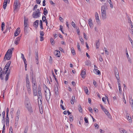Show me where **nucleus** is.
Masks as SVG:
<instances>
[{"label": "nucleus", "mask_w": 133, "mask_h": 133, "mask_svg": "<svg viewBox=\"0 0 133 133\" xmlns=\"http://www.w3.org/2000/svg\"><path fill=\"white\" fill-rule=\"evenodd\" d=\"M69 120L70 122H71L73 121V117L71 115H70L69 116Z\"/></svg>", "instance_id": "bf43d9fd"}, {"label": "nucleus", "mask_w": 133, "mask_h": 133, "mask_svg": "<svg viewBox=\"0 0 133 133\" xmlns=\"http://www.w3.org/2000/svg\"><path fill=\"white\" fill-rule=\"evenodd\" d=\"M86 74V70L85 69H84L83 70H82L81 72V75L83 78H84L85 77L84 75Z\"/></svg>", "instance_id": "9b49d317"}, {"label": "nucleus", "mask_w": 133, "mask_h": 133, "mask_svg": "<svg viewBox=\"0 0 133 133\" xmlns=\"http://www.w3.org/2000/svg\"><path fill=\"white\" fill-rule=\"evenodd\" d=\"M101 13H106L105 6L104 5L101 6Z\"/></svg>", "instance_id": "393cba45"}, {"label": "nucleus", "mask_w": 133, "mask_h": 133, "mask_svg": "<svg viewBox=\"0 0 133 133\" xmlns=\"http://www.w3.org/2000/svg\"><path fill=\"white\" fill-rule=\"evenodd\" d=\"M90 64V62L89 61H87L85 62V65H89Z\"/></svg>", "instance_id": "052dcab7"}, {"label": "nucleus", "mask_w": 133, "mask_h": 133, "mask_svg": "<svg viewBox=\"0 0 133 133\" xmlns=\"http://www.w3.org/2000/svg\"><path fill=\"white\" fill-rule=\"evenodd\" d=\"M60 28L59 29V30H61V31H62V33L64 34V33L63 32V30L62 29L63 28V26L62 25H60Z\"/></svg>", "instance_id": "5fc2aeb1"}, {"label": "nucleus", "mask_w": 133, "mask_h": 133, "mask_svg": "<svg viewBox=\"0 0 133 133\" xmlns=\"http://www.w3.org/2000/svg\"><path fill=\"white\" fill-rule=\"evenodd\" d=\"M48 13V12L47 10L44 11L43 14L45 16H46L47 14Z\"/></svg>", "instance_id": "774afa93"}, {"label": "nucleus", "mask_w": 133, "mask_h": 133, "mask_svg": "<svg viewBox=\"0 0 133 133\" xmlns=\"http://www.w3.org/2000/svg\"><path fill=\"white\" fill-rule=\"evenodd\" d=\"M25 107L28 109V111L30 113H32L33 112V111L30 102L28 101H25Z\"/></svg>", "instance_id": "7ed1b4c3"}, {"label": "nucleus", "mask_w": 133, "mask_h": 133, "mask_svg": "<svg viewBox=\"0 0 133 133\" xmlns=\"http://www.w3.org/2000/svg\"><path fill=\"white\" fill-rule=\"evenodd\" d=\"M84 90L85 92H86V93L87 94L88 93V90L87 87H84Z\"/></svg>", "instance_id": "a18cd8bd"}, {"label": "nucleus", "mask_w": 133, "mask_h": 133, "mask_svg": "<svg viewBox=\"0 0 133 133\" xmlns=\"http://www.w3.org/2000/svg\"><path fill=\"white\" fill-rule=\"evenodd\" d=\"M78 109L80 112L82 113V109L81 106L79 104L78 106Z\"/></svg>", "instance_id": "4c0bfd02"}, {"label": "nucleus", "mask_w": 133, "mask_h": 133, "mask_svg": "<svg viewBox=\"0 0 133 133\" xmlns=\"http://www.w3.org/2000/svg\"><path fill=\"white\" fill-rule=\"evenodd\" d=\"M77 47L78 50L80 51H81V49H80L79 44V43H77Z\"/></svg>", "instance_id": "3c124183"}, {"label": "nucleus", "mask_w": 133, "mask_h": 133, "mask_svg": "<svg viewBox=\"0 0 133 133\" xmlns=\"http://www.w3.org/2000/svg\"><path fill=\"white\" fill-rule=\"evenodd\" d=\"M28 21L26 19L24 18V27H28Z\"/></svg>", "instance_id": "cd10ccee"}, {"label": "nucleus", "mask_w": 133, "mask_h": 133, "mask_svg": "<svg viewBox=\"0 0 133 133\" xmlns=\"http://www.w3.org/2000/svg\"><path fill=\"white\" fill-rule=\"evenodd\" d=\"M54 54L57 57H60L61 56V54L59 51L58 50H55L54 52Z\"/></svg>", "instance_id": "f8f14e48"}, {"label": "nucleus", "mask_w": 133, "mask_h": 133, "mask_svg": "<svg viewBox=\"0 0 133 133\" xmlns=\"http://www.w3.org/2000/svg\"><path fill=\"white\" fill-rule=\"evenodd\" d=\"M55 91L56 95H58V88L57 85L55 87Z\"/></svg>", "instance_id": "5701e85b"}, {"label": "nucleus", "mask_w": 133, "mask_h": 133, "mask_svg": "<svg viewBox=\"0 0 133 133\" xmlns=\"http://www.w3.org/2000/svg\"><path fill=\"white\" fill-rule=\"evenodd\" d=\"M19 115H16V116L15 118V120L17 121L18 120L19 118Z\"/></svg>", "instance_id": "864d4df0"}, {"label": "nucleus", "mask_w": 133, "mask_h": 133, "mask_svg": "<svg viewBox=\"0 0 133 133\" xmlns=\"http://www.w3.org/2000/svg\"><path fill=\"white\" fill-rule=\"evenodd\" d=\"M50 42L52 45H53L54 44V40L52 38L50 39Z\"/></svg>", "instance_id": "8fccbe9b"}, {"label": "nucleus", "mask_w": 133, "mask_h": 133, "mask_svg": "<svg viewBox=\"0 0 133 133\" xmlns=\"http://www.w3.org/2000/svg\"><path fill=\"white\" fill-rule=\"evenodd\" d=\"M130 103L131 104V106L132 108L133 109V100L132 98H130L129 99Z\"/></svg>", "instance_id": "473e14b6"}, {"label": "nucleus", "mask_w": 133, "mask_h": 133, "mask_svg": "<svg viewBox=\"0 0 133 133\" xmlns=\"http://www.w3.org/2000/svg\"><path fill=\"white\" fill-rule=\"evenodd\" d=\"M5 122L6 126H8L9 125V116H6L5 118Z\"/></svg>", "instance_id": "a211bd4d"}, {"label": "nucleus", "mask_w": 133, "mask_h": 133, "mask_svg": "<svg viewBox=\"0 0 133 133\" xmlns=\"http://www.w3.org/2000/svg\"><path fill=\"white\" fill-rule=\"evenodd\" d=\"M27 62H24V64H25V70L26 71L27 70V64L26 63Z\"/></svg>", "instance_id": "6e6d98bb"}, {"label": "nucleus", "mask_w": 133, "mask_h": 133, "mask_svg": "<svg viewBox=\"0 0 133 133\" xmlns=\"http://www.w3.org/2000/svg\"><path fill=\"white\" fill-rule=\"evenodd\" d=\"M26 86L27 88V90L29 95L31 94V89L30 82H26Z\"/></svg>", "instance_id": "39448f33"}, {"label": "nucleus", "mask_w": 133, "mask_h": 133, "mask_svg": "<svg viewBox=\"0 0 133 133\" xmlns=\"http://www.w3.org/2000/svg\"><path fill=\"white\" fill-rule=\"evenodd\" d=\"M5 112L4 111L2 113V116H3V119H2V121L3 122H5Z\"/></svg>", "instance_id": "7c9ffc66"}, {"label": "nucleus", "mask_w": 133, "mask_h": 133, "mask_svg": "<svg viewBox=\"0 0 133 133\" xmlns=\"http://www.w3.org/2000/svg\"><path fill=\"white\" fill-rule=\"evenodd\" d=\"M45 98L48 102L51 96L50 91L49 89H47L45 90Z\"/></svg>", "instance_id": "20e7f679"}, {"label": "nucleus", "mask_w": 133, "mask_h": 133, "mask_svg": "<svg viewBox=\"0 0 133 133\" xmlns=\"http://www.w3.org/2000/svg\"><path fill=\"white\" fill-rule=\"evenodd\" d=\"M9 74L10 72L9 71L7 72V74H6L5 77V81H7L8 80L9 78Z\"/></svg>", "instance_id": "c9c22d12"}, {"label": "nucleus", "mask_w": 133, "mask_h": 133, "mask_svg": "<svg viewBox=\"0 0 133 133\" xmlns=\"http://www.w3.org/2000/svg\"><path fill=\"white\" fill-rule=\"evenodd\" d=\"M21 58H22L24 62H26V59L24 57V55L23 54H21Z\"/></svg>", "instance_id": "e433bc0d"}, {"label": "nucleus", "mask_w": 133, "mask_h": 133, "mask_svg": "<svg viewBox=\"0 0 133 133\" xmlns=\"http://www.w3.org/2000/svg\"><path fill=\"white\" fill-rule=\"evenodd\" d=\"M36 58L37 61H38L39 59L38 57V52H36Z\"/></svg>", "instance_id": "37998d69"}, {"label": "nucleus", "mask_w": 133, "mask_h": 133, "mask_svg": "<svg viewBox=\"0 0 133 133\" xmlns=\"http://www.w3.org/2000/svg\"><path fill=\"white\" fill-rule=\"evenodd\" d=\"M104 111L105 114H106V115L109 117V116H110V114L109 113V112L108 111V110H107L106 109H105V110H104L103 111Z\"/></svg>", "instance_id": "72a5a7b5"}, {"label": "nucleus", "mask_w": 133, "mask_h": 133, "mask_svg": "<svg viewBox=\"0 0 133 133\" xmlns=\"http://www.w3.org/2000/svg\"><path fill=\"white\" fill-rule=\"evenodd\" d=\"M94 72L97 74L99 75L100 74L101 75V72L100 71L98 70L97 69H94Z\"/></svg>", "instance_id": "c85d7f7f"}, {"label": "nucleus", "mask_w": 133, "mask_h": 133, "mask_svg": "<svg viewBox=\"0 0 133 133\" xmlns=\"http://www.w3.org/2000/svg\"><path fill=\"white\" fill-rule=\"evenodd\" d=\"M41 89L40 87L39 86L38 87V99L42 98V93L41 92Z\"/></svg>", "instance_id": "6e6552de"}, {"label": "nucleus", "mask_w": 133, "mask_h": 133, "mask_svg": "<svg viewBox=\"0 0 133 133\" xmlns=\"http://www.w3.org/2000/svg\"><path fill=\"white\" fill-rule=\"evenodd\" d=\"M94 126H95V128H96L97 129H98L99 126L97 124L95 123L94 125Z\"/></svg>", "instance_id": "69168bd1"}, {"label": "nucleus", "mask_w": 133, "mask_h": 133, "mask_svg": "<svg viewBox=\"0 0 133 133\" xmlns=\"http://www.w3.org/2000/svg\"><path fill=\"white\" fill-rule=\"evenodd\" d=\"M75 100V96H72V99H71V102L72 104H74V101Z\"/></svg>", "instance_id": "f704fd0d"}, {"label": "nucleus", "mask_w": 133, "mask_h": 133, "mask_svg": "<svg viewBox=\"0 0 133 133\" xmlns=\"http://www.w3.org/2000/svg\"><path fill=\"white\" fill-rule=\"evenodd\" d=\"M8 0H4L3 6V8L4 9H6V7L7 5Z\"/></svg>", "instance_id": "412c9836"}, {"label": "nucleus", "mask_w": 133, "mask_h": 133, "mask_svg": "<svg viewBox=\"0 0 133 133\" xmlns=\"http://www.w3.org/2000/svg\"><path fill=\"white\" fill-rule=\"evenodd\" d=\"M9 109L8 108H7L6 110V116H9Z\"/></svg>", "instance_id": "603ef678"}, {"label": "nucleus", "mask_w": 133, "mask_h": 133, "mask_svg": "<svg viewBox=\"0 0 133 133\" xmlns=\"http://www.w3.org/2000/svg\"><path fill=\"white\" fill-rule=\"evenodd\" d=\"M88 23L90 28H91L93 27L92 22L91 18H90L88 21Z\"/></svg>", "instance_id": "dca6fc26"}, {"label": "nucleus", "mask_w": 133, "mask_h": 133, "mask_svg": "<svg viewBox=\"0 0 133 133\" xmlns=\"http://www.w3.org/2000/svg\"><path fill=\"white\" fill-rule=\"evenodd\" d=\"M95 16L96 22L97 23L99 22H100V20L99 18L98 15V13L96 12H95Z\"/></svg>", "instance_id": "4468645a"}, {"label": "nucleus", "mask_w": 133, "mask_h": 133, "mask_svg": "<svg viewBox=\"0 0 133 133\" xmlns=\"http://www.w3.org/2000/svg\"><path fill=\"white\" fill-rule=\"evenodd\" d=\"M20 37L21 36L18 37L16 39L15 42V44L17 45L19 43V42L20 40Z\"/></svg>", "instance_id": "b1692460"}, {"label": "nucleus", "mask_w": 133, "mask_h": 133, "mask_svg": "<svg viewBox=\"0 0 133 133\" xmlns=\"http://www.w3.org/2000/svg\"><path fill=\"white\" fill-rule=\"evenodd\" d=\"M32 87L37 86L35 77V76H32Z\"/></svg>", "instance_id": "423d86ee"}, {"label": "nucleus", "mask_w": 133, "mask_h": 133, "mask_svg": "<svg viewBox=\"0 0 133 133\" xmlns=\"http://www.w3.org/2000/svg\"><path fill=\"white\" fill-rule=\"evenodd\" d=\"M129 41L131 42L132 45V47H133V41H132V40L131 39V38H130V37H129Z\"/></svg>", "instance_id": "4d7b16f0"}, {"label": "nucleus", "mask_w": 133, "mask_h": 133, "mask_svg": "<svg viewBox=\"0 0 133 133\" xmlns=\"http://www.w3.org/2000/svg\"><path fill=\"white\" fill-rule=\"evenodd\" d=\"M52 75L55 80V81H56V82L58 83V81L57 80V79L56 78V77L55 75H54V72L53 71H52Z\"/></svg>", "instance_id": "a19ab883"}, {"label": "nucleus", "mask_w": 133, "mask_h": 133, "mask_svg": "<svg viewBox=\"0 0 133 133\" xmlns=\"http://www.w3.org/2000/svg\"><path fill=\"white\" fill-rule=\"evenodd\" d=\"M28 27H24V34L25 35H27L28 32Z\"/></svg>", "instance_id": "c756f323"}, {"label": "nucleus", "mask_w": 133, "mask_h": 133, "mask_svg": "<svg viewBox=\"0 0 133 133\" xmlns=\"http://www.w3.org/2000/svg\"><path fill=\"white\" fill-rule=\"evenodd\" d=\"M102 18L103 20H105L107 18L106 13H101Z\"/></svg>", "instance_id": "ddd939ff"}, {"label": "nucleus", "mask_w": 133, "mask_h": 133, "mask_svg": "<svg viewBox=\"0 0 133 133\" xmlns=\"http://www.w3.org/2000/svg\"><path fill=\"white\" fill-rule=\"evenodd\" d=\"M20 28H18L16 30V31L14 33V36H17L20 33Z\"/></svg>", "instance_id": "2eb2a0df"}, {"label": "nucleus", "mask_w": 133, "mask_h": 133, "mask_svg": "<svg viewBox=\"0 0 133 133\" xmlns=\"http://www.w3.org/2000/svg\"><path fill=\"white\" fill-rule=\"evenodd\" d=\"M32 90L34 95V96L37 95V86L32 87Z\"/></svg>", "instance_id": "1a4fd4ad"}, {"label": "nucleus", "mask_w": 133, "mask_h": 133, "mask_svg": "<svg viewBox=\"0 0 133 133\" xmlns=\"http://www.w3.org/2000/svg\"><path fill=\"white\" fill-rule=\"evenodd\" d=\"M99 60L101 62H102L103 61V59L102 57V56L101 55L99 57Z\"/></svg>", "instance_id": "e2e57ef3"}, {"label": "nucleus", "mask_w": 133, "mask_h": 133, "mask_svg": "<svg viewBox=\"0 0 133 133\" xmlns=\"http://www.w3.org/2000/svg\"><path fill=\"white\" fill-rule=\"evenodd\" d=\"M108 2H109V3L110 4V7L111 8H113V4H112V2H111V0H109V1H108Z\"/></svg>", "instance_id": "79ce46f5"}, {"label": "nucleus", "mask_w": 133, "mask_h": 133, "mask_svg": "<svg viewBox=\"0 0 133 133\" xmlns=\"http://www.w3.org/2000/svg\"><path fill=\"white\" fill-rule=\"evenodd\" d=\"M38 22L39 21L38 20H37L35 21L33 25H34V26L36 28H37L38 26Z\"/></svg>", "instance_id": "4be33fe9"}, {"label": "nucleus", "mask_w": 133, "mask_h": 133, "mask_svg": "<svg viewBox=\"0 0 133 133\" xmlns=\"http://www.w3.org/2000/svg\"><path fill=\"white\" fill-rule=\"evenodd\" d=\"M4 123V124L3 126V130L2 132H5V122H3Z\"/></svg>", "instance_id": "09e8293b"}, {"label": "nucleus", "mask_w": 133, "mask_h": 133, "mask_svg": "<svg viewBox=\"0 0 133 133\" xmlns=\"http://www.w3.org/2000/svg\"><path fill=\"white\" fill-rule=\"evenodd\" d=\"M119 131L121 133H128L127 131L123 128L119 129Z\"/></svg>", "instance_id": "bb28decb"}, {"label": "nucleus", "mask_w": 133, "mask_h": 133, "mask_svg": "<svg viewBox=\"0 0 133 133\" xmlns=\"http://www.w3.org/2000/svg\"><path fill=\"white\" fill-rule=\"evenodd\" d=\"M99 39H98L97 40H96L95 42L96 45V48L98 49L99 48V47L100 45L99 42Z\"/></svg>", "instance_id": "6ab92c4d"}, {"label": "nucleus", "mask_w": 133, "mask_h": 133, "mask_svg": "<svg viewBox=\"0 0 133 133\" xmlns=\"http://www.w3.org/2000/svg\"><path fill=\"white\" fill-rule=\"evenodd\" d=\"M82 25L81 24V23H80V24L82 26H85V25L86 22L85 20H83L82 21Z\"/></svg>", "instance_id": "ea45409f"}, {"label": "nucleus", "mask_w": 133, "mask_h": 133, "mask_svg": "<svg viewBox=\"0 0 133 133\" xmlns=\"http://www.w3.org/2000/svg\"><path fill=\"white\" fill-rule=\"evenodd\" d=\"M42 20L43 22H44L46 24V26H48V22L46 19V17L44 15H43L42 17Z\"/></svg>", "instance_id": "aec40b11"}, {"label": "nucleus", "mask_w": 133, "mask_h": 133, "mask_svg": "<svg viewBox=\"0 0 133 133\" xmlns=\"http://www.w3.org/2000/svg\"><path fill=\"white\" fill-rule=\"evenodd\" d=\"M14 110V109L13 108H12L11 109V111L10 113L11 114H13V111Z\"/></svg>", "instance_id": "0e129e2a"}, {"label": "nucleus", "mask_w": 133, "mask_h": 133, "mask_svg": "<svg viewBox=\"0 0 133 133\" xmlns=\"http://www.w3.org/2000/svg\"><path fill=\"white\" fill-rule=\"evenodd\" d=\"M28 126H26L24 129V133H27L28 129Z\"/></svg>", "instance_id": "de8ad7c7"}, {"label": "nucleus", "mask_w": 133, "mask_h": 133, "mask_svg": "<svg viewBox=\"0 0 133 133\" xmlns=\"http://www.w3.org/2000/svg\"><path fill=\"white\" fill-rule=\"evenodd\" d=\"M30 82L29 79V76L28 74H26V82Z\"/></svg>", "instance_id": "c03bdc74"}, {"label": "nucleus", "mask_w": 133, "mask_h": 133, "mask_svg": "<svg viewBox=\"0 0 133 133\" xmlns=\"http://www.w3.org/2000/svg\"><path fill=\"white\" fill-rule=\"evenodd\" d=\"M14 12L15 13L17 12L18 9L20 7V4L19 3V0H15L14 2Z\"/></svg>", "instance_id": "f03ea898"}, {"label": "nucleus", "mask_w": 133, "mask_h": 133, "mask_svg": "<svg viewBox=\"0 0 133 133\" xmlns=\"http://www.w3.org/2000/svg\"><path fill=\"white\" fill-rule=\"evenodd\" d=\"M79 38L80 41H81L82 43L84 44V42L83 39L82 38V37L81 38V37H79Z\"/></svg>", "instance_id": "680f3d73"}, {"label": "nucleus", "mask_w": 133, "mask_h": 133, "mask_svg": "<svg viewBox=\"0 0 133 133\" xmlns=\"http://www.w3.org/2000/svg\"><path fill=\"white\" fill-rule=\"evenodd\" d=\"M11 63V62L10 61H9L6 64L5 66L4 67L5 68L6 70L8 69V70L9 69V67Z\"/></svg>", "instance_id": "f3484780"}, {"label": "nucleus", "mask_w": 133, "mask_h": 133, "mask_svg": "<svg viewBox=\"0 0 133 133\" xmlns=\"http://www.w3.org/2000/svg\"><path fill=\"white\" fill-rule=\"evenodd\" d=\"M2 70L1 68L0 67V78L2 80L3 79V77L2 76Z\"/></svg>", "instance_id": "a878e982"}, {"label": "nucleus", "mask_w": 133, "mask_h": 133, "mask_svg": "<svg viewBox=\"0 0 133 133\" xmlns=\"http://www.w3.org/2000/svg\"><path fill=\"white\" fill-rule=\"evenodd\" d=\"M71 52L73 55H75V50L73 48H71Z\"/></svg>", "instance_id": "49530a36"}, {"label": "nucleus", "mask_w": 133, "mask_h": 133, "mask_svg": "<svg viewBox=\"0 0 133 133\" xmlns=\"http://www.w3.org/2000/svg\"><path fill=\"white\" fill-rule=\"evenodd\" d=\"M126 116H127V119L129 121V122H131L132 121V119L131 117H129V115L128 113L127 114Z\"/></svg>", "instance_id": "2f4dec72"}, {"label": "nucleus", "mask_w": 133, "mask_h": 133, "mask_svg": "<svg viewBox=\"0 0 133 133\" xmlns=\"http://www.w3.org/2000/svg\"><path fill=\"white\" fill-rule=\"evenodd\" d=\"M44 34V32L43 31H40V36H43Z\"/></svg>", "instance_id": "13d9d810"}, {"label": "nucleus", "mask_w": 133, "mask_h": 133, "mask_svg": "<svg viewBox=\"0 0 133 133\" xmlns=\"http://www.w3.org/2000/svg\"><path fill=\"white\" fill-rule=\"evenodd\" d=\"M114 71L115 76L118 80H119V72L117 69L116 68H115Z\"/></svg>", "instance_id": "0eeeda50"}, {"label": "nucleus", "mask_w": 133, "mask_h": 133, "mask_svg": "<svg viewBox=\"0 0 133 133\" xmlns=\"http://www.w3.org/2000/svg\"><path fill=\"white\" fill-rule=\"evenodd\" d=\"M14 48H13L8 49L5 55L4 59H7L8 60L10 59L12 56V51H14Z\"/></svg>", "instance_id": "f257e3e1"}, {"label": "nucleus", "mask_w": 133, "mask_h": 133, "mask_svg": "<svg viewBox=\"0 0 133 133\" xmlns=\"http://www.w3.org/2000/svg\"><path fill=\"white\" fill-rule=\"evenodd\" d=\"M5 23L4 22H2L1 24V30L3 31L4 29Z\"/></svg>", "instance_id": "58836bf2"}, {"label": "nucleus", "mask_w": 133, "mask_h": 133, "mask_svg": "<svg viewBox=\"0 0 133 133\" xmlns=\"http://www.w3.org/2000/svg\"><path fill=\"white\" fill-rule=\"evenodd\" d=\"M40 14L37 12H34L33 13L32 16L33 18H36L40 16Z\"/></svg>", "instance_id": "9d476101"}, {"label": "nucleus", "mask_w": 133, "mask_h": 133, "mask_svg": "<svg viewBox=\"0 0 133 133\" xmlns=\"http://www.w3.org/2000/svg\"><path fill=\"white\" fill-rule=\"evenodd\" d=\"M20 114V110H18L17 112L16 115H19Z\"/></svg>", "instance_id": "338daca9"}]
</instances>
